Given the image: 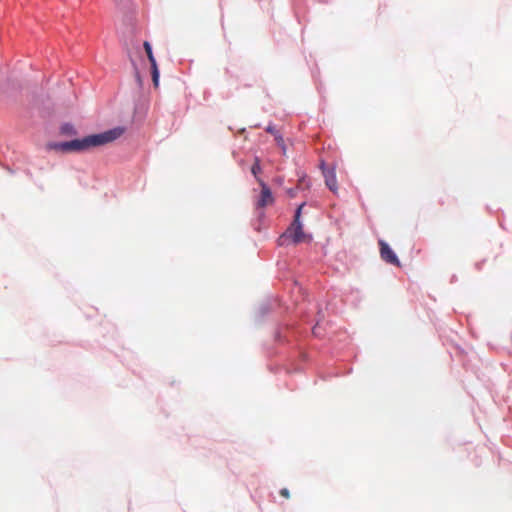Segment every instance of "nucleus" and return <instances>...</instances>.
Masks as SVG:
<instances>
[{
  "label": "nucleus",
  "instance_id": "11",
  "mask_svg": "<svg viewBox=\"0 0 512 512\" xmlns=\"http://www.w3.org/2000/svg\"><path fill=\"white\" fill-rule=\"evenodd\" d=\"M266 131L270 134H272L273 136H275L278 132V130H276L275 126L273 125H268L267 128H266Z\"/></svg>",
  "mask_w": 512,
  "mask_h": 512
},
{
  "label": "nucleus",
  "instance_id": "5",
  "mask_svg": "<svg viewBox=\"0 0 512 512\" xmlns=\"http://www.w3.org/2000/svg\"><path fill=\"white\" fill-rule=\"evenodd\" d=\"M143 46H144L145 52L147 54L148 60L151 64V73H152L153 84H154V87L157 88L159 86V70L157 67L155 57L152 52V47L148 41H145L143 43Z\"/></svg>",
  "mask_w": 512,
  "mask_h": 512
},
{
  "label": "nucleus",
  "instance_id": "7",
  "mask_svg": "<svg viewBox=\"0 0 512 512\" xmlns=\"http://www.w3.org/2000/svg\"><path fill=\"white\" fill-rule=\"evenodd\" d=\"M261 171L262 169L260 165V160L256 158L254 164L251 167V172L257 178V180L259 179L257 176L259 173H261Z\"/></svg>",
  "mask_w": 512,
  "mask_h": 512
},
{
  "label": "nucleus",
  "instance_id": "8",
  "mask_svg": "<svg viewBox=\"0 0 512 512\" xmlns=\"http://www.w3.org/2000/svg\"><path fill=\"white\" fill-rule=\"evenodd\" d=\"M274 137H275V141L277 142L278 146L281 147L283 153H285L286 146H285V142H284L282 135L280 133H277Z\"/></svg>",
  "mask_w": 512,
  "mask_h": 512
},
{
  "label": "nucleus",
  "instance_id": "9",
  "mask_svg": "<svg viewBox=\"0 0 512 512\" xmlns=\"http://www.w3.org/2000/svg\"><path fill=\"white\" fill-rule=\"evenodd\" d=\"M61 131H62L63 134H71V135H73V134L76 133L74 127L72 125H69V124H66V125L62 126Z\"/></svg>",
  "mask_w": 512,
  "mask_h": 512
},
{
  "label": "nucleus",
  "instance_id": "3",
  "mask_svg": "<svg viewBox=\"0 0 512 512\" xmlns=\"http://www.w3.org/2000/svg\"><path fill=\"white\" fill-rule=\"evenodd\" d=\"M258 183L261 186V193L255 203V206L257 209H263L266 206L272 205L274 203V197L272 195L271 189L262 179H258Z\"/></svg>",
  "mask_w": 512,
  "mask_h": 512
},
{
  "label": "nucleus",
  "instance_id": "6",
  "mask_svg": "<svg viewBox=\"0 0 512 512\" xmlns=\"http://www.w3.org/2000/svg\"><path fill=\"white\" fill-rule=\"evenodd\" d=\"M323 173H324L325 183H326L327 187L332 192L335 193L337 191V180H336L335 171L333 169H327V170H324Z\"/></svg>",
  "mask_w": 512,
  "mask_h": 512
},
{
  "label": "nucleus",
  "instance_id": "4",
  "mask_svg": "<svg viewBox=\"0 0 512 512\" xmlns=\"http://www.w3.org/2000/svg\"><path fill=\"white\" fill-rule=\"evenodd\" d=\"M380 247V256L383 261L386 263L395 265L397 267L400 266V261L394 251L390 248V246L384 241L379 240Z\"/></svg>",
  "mask_w": 512,
  "mask_h": 512
},
{
  "label": "nucleus",
  "instance_id": "10",
  "mask_svg": "<svg viewBox=\"0 0 512 512\" xmlns=\"http://www.w3.org/2000/svg\"><path fill=\"white\" fill-rule=\"evenodd\" d=\"M279 493L285 499H289L291 496L290 491L287 488H282Z\"/></svg>",
  "mask_w": 512,
  "mask_h": 512
},
{
  "label": "nucleus",
  "instance_id": "1",
  "mask_svg": "<svg viewBox=\"0 0 512 512\" xmlns=\"http://www.w3.org/2000/svg\"><path fill=\"white\" fill-rule=\"evenodd\" d=\"M124 132L125 129L123 127H115L102 133L88 135L82 139L53 143L49 145V148L64 153L86 151L93 147L112 143L120 138Z\"/></svg>",
  "mask_w": 512,
  "mask_h": 512
},
{
  "label": "nucleus",
  "instance_id": "2",
  "mask_svg": "<svg viewBox=\"0 0 512 512\" xmlns=\"http://www.w3.org/2000/svg\"><path fill=\"white\" fill-rule=\"evenodd\" d=\"M304 205L305 204L302 203L297 208L293 223L288 228L287 232L280 237V240L284 239L286 236H289L292 238V241L296 244L305 241L306 235L303 232L302 224L300 222L301 211Z\"/></svg>",
  "mask_w": 512,
  "mask_h": 512
},
{
  "label": "nucleus",
  "instance_id": "12",
  "mask_svg": "<svg viewBox=\"0 0 512 512\" xmlns=\"http://www.w3.org/2000/svg\"><path fill=\"white\" fill-rule=\"evenodd\" d=\"M304 183H305V177H302V178L299 180V184H298V186H299V187H302Z\"/></svg>",
  "mask_w": 512,
  "mask_h": 512
}]
</instances>
